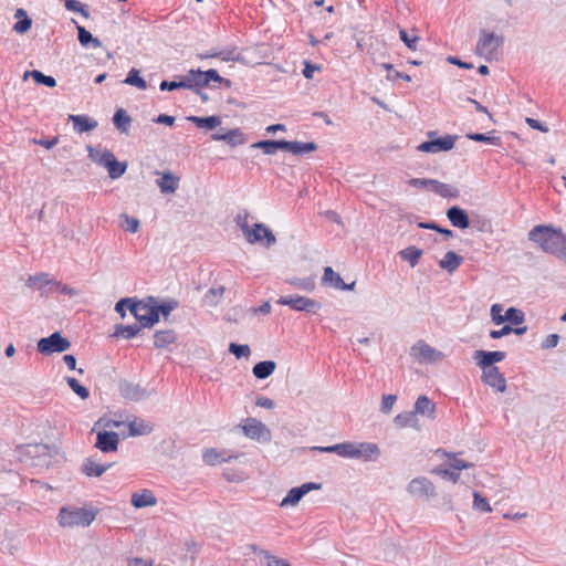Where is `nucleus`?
Returning <instances> with one entry per match:
<instances>
[{
  "instance_id": "473e14b6",
  "label": "nucleus",
  "mask_w": 566,
  "mask_h": 566,
  "mask_svg": "<svg viewBox=\"0 0 566 566\" xmlns=\"http://www.w3.org/2000/svg\"><path fill=\"white\" fill-rule=\"evenodd\" d=\"M88 157L102 167H107L114 159V154L104 149L103 151L95 150L93 147H88Z\"/></svg>"
},
{
  "instance_id": "7ed1b4c3",
  "label": "nucleus",
  "mask_w": 566,
  "mask_h": 566,
  "mask_svg": "<svg viewBox=\"0 0 566 566\" xmlns=\"http://www.w3.org/2000/svg\"><path fill=\"white\" fill-rule=\"evenodd\" d=\"M96 516L94 510L84 507H62L59 512L57 521L62 527H86Z\"/></svg>"
},
{
  "instance_id": "4be33fe9",
  "label": "nucleus",
  "mask_w": 566,
  "mask_h": 566,
  "mask_svg": "<svg viewBox=\"0 0 566 566\" xmlns=\"http://www.w3.org/2000/svg\"><path fill=\"white\" fill-rule=\"evenodd\" d=\"M211 137L213 140L226 142L232 147L243 145L247 142L244 134L239 128L230 129L224 134L216 133Z\"/></svg>"
},
{
  "instance_id": "603ef678",
  "label": "nucleus",
  "mask_w": 566,
  "mask_h": 566,
  "mask_svg": "<svg viewBox=\"0 0 566 566\" xmlns=\"http://www.w3.org/2000/svg\"><path fill=\"white\" fill-rule=\"evenodd\" d=\"M126 163H120L116 158L106 167L108 176L112 179H117L123 176L126 171Z\"/></svg>"
},
{
  "instance_id": "37998d69",
  "label": "nucleus",
  "mask_w": 566,
  "mask_h": 566,
  "mask_svg": "<svg viewBox=\"0 0 566 566\" xmlns=\"http://www.w3.org/2000/svg\"><path fill=\"white\" fill-rule=\"evenodd\" d=\"M130 122H132L130 116L127 115V113L123 108L117 109L113 116V123H114L115 127L119 132L125 133V134L128 133Z\"/></svg>"
},
{
  "instance_id": "79ce46f5",
  "label": "nucleus",
  "mask_w": 566,
  "mask_h": 566,
  "mask_svg": "<svg viewBox=\"0 0 566 566\" xmlns=\"http://www.w3.org/2000/svg\"><path fill=\"white\" fill-rule=\"evenodd\" d=\"M188 120L196 124L199 128L213 129L221 124V119L219 116H207V117H198L190 116Z\"/></svg>"
},
{
  "instance_id": "423d86ee",
  "label": "nucleus",
  "mask_w": 566,
  "mask_h": 566,
  "mask_svg": "<svg viewBox=\"0 0 566 566\" xmlns=\"http://www.w3.org/2000/svg\"><path fill=\"white\" fill-rule=\"evenodd\" d=\"M70 347V340L63 337L59 332L51 334L49 337L41 338L36 344L38 352L43 355L63 353L67 350Z\"/></svg>"
},
{
  "instance_id": "39448f33",
  "label": "nucleus",
  "mask_w": 566,
  "mask_h": 566,
  "mask_svg": "<svg viewBox=\"0 0 566 566\" xmlns=\"http://www.w3.org/2000/svg\"><path fill=\"white\" fill-rule=\"evenodd\" d=\"M410 355L419 363V364H434L444 358V354L442 352L437 350L424 340L416 342L410 348Z\"/></svg>"
},
{
  "instance_id": "6ab92c4d",
  "label": "nucleus",
  "mask_w": 566,
  "mask_h": 566,
  "mask_svg": "<svg viewBox=\"0 0 566 566\" xmlns=\"http://www.w3.org/2000/svg\"><path fill=\"white\" fill-rule=\"evenodd\" d=\"M447 218L451 224L459 229H467L470 226V219L467 211L458 206H452L447 210Z\"/></svg>"
},
{
  "instance_id": "3c124183",
  "label": "nucleus",
  "mask_w": 566,
  "mask_h": 566,
  "mask_svg": "<svg viewBox=\"0 0 566 566\" xmlns=\"http://www.w3.org/2000/svg\"><path fill=\"white\" fill-rule=\"evenodd\" d=\"M399 39L405 43V45L409 50H411V51L418 50V42L420 40L418 35L409 34V32L406 31L405 29H400L399 30Z\"/></svg>"
},
{
  "instance_id": "f03ea898",
  "label": "nucleus",
  "mask_w": 566,
  "mask_h": 566,
  "mask_svg": "<svg viewBox=\"0 0 566 566\" xmlns=\"http://www.w3.org/2000/svg\"><path fill=\"white\" fill-rule=\"evenodd\" d=\"M237 223L240 227L244 239L250 244L260 243L265 248H270L276 243L274 233L264 223H254V226L251 228L245 219L241 220L240 216L238 217Z\"/></svg>"
},
{
  "instance_id": "ddd939ff",
  "label": "nucleus",
  "mask_w": 566,
  "mask_h": 566,
  "mask_svg": "<svg viewBox=\"0 0 566 566\" xmlns=\"http://www.w3.org/2000/svg\"><path fill=\"white\" fill-rule=\"evenodd\" d=\"M119 392L123 398L130 401H140L149 396V392L140 385L127 380L119 382Z\"/></svg>"
},
{
  "instance_id": "4468645a",
  "label": "nucleus",
  "mask_w": 566,
  "mask_h": 566,
  "mask_svg": "<svg viewBox=\"0 0 566 566\" xmlns=\"http://www.w3.org/2000/svg\"><path fill=\"white\" fill-rule=\"evenodd\" d=\"M482 380L499 392L506 390V380L499 368H482Z\"/></svg>"
},
{
  "instance_id": "338daca9",
  "label": "nucleus",
  "mask_w": 566,
  "mask_h": 566,
  "mask_svg": "<svg viewBox=\"0 0 566 566\" xmlns=\"http://www.w3.org/2000/svg\"><path fill=\"white\" fill-rule=\"evenodd\" d=\"M503 306L501 304H493L491 306V317L494 324L501 325L504 323V315H502Z\"/></svg>"
},
{
  "instance_id": "864d4df0",
  "label": "nucleus",
  "mask_w": 566,
  "mask_h": 566,
  "mask_svg": "<svg viewBox=\"0 0 566 566\" xmlns=\"http://www.w3.org/2000/svg\"><path fill=\"white\" fill-rule=\"evenodd\" d=\"M202 74H203L202 76L207 81V86H209V83L211 81L224 84L226 87L231 86V81L228 78L221 77L214 69L202 71Z\"/></svg>"
},
{
  "instance_id": "de8ad7c7",
  "label": "nucleus",
  "mask_w": 566,
  "mask_h": 566,
  "mask_svg": "<svg viewBox=\"0 0 566 566\" xmlns=\"http://www.w3.org/2000/svg\"><path fill=\"white\" fill-rule=\"evenodd\" d=\"M524 321L525 314L516 307H509L504 314V322H510L513 325H521Z\"/></svg>"
},
{
  "instance_id": "2eb2a0df",
  "label": "nucleus",
  "mask_w": 566,
  "mask_h": 566,
  "mask_svg": "<svg viewBox=\"0 0 566 566\" xmlns=\"http://www.w3.org/2000/svg\"><path fill=\"white\" fill-rule=\"evenodd\" d=\"M312 450L324 453H335L342 458L355 459L356 442L347 441L328 447H313Z\"/></svg>"
},
{
  "instance_id": "bb28decb",
  "label": "nucleus",
  "mask_w": 566,
  "mask_h": 566,
  "mask_svg": "<svg viewBox=\"0 0 566 566\" xmlns=\"http://www.w3.org/2000/svg\"><path fill=\"white\" fill-rule=\"evenodd\" d=\"M394 423L399 429H402V428L418 429L419 428V420L417 418L416 412H413V411H405V412L398 413L394 418Z\"/></svg>"
},
{
  "instance_id": "69168bd1",
  "label": "nucleus",
  "mask_w": 566,
  "mask_h": 566,
  "mask_svg": "<svg viewBox=\"0 0 566 566\" xmlns=\"http://www.w3.org/2000/svg\"><path fill=\"white\" fill-rule=\"evenodd\" d=\"M261 554L268 560L266 566H291L289 562L271 555L268 551H261Z\"/></svg>"
},
{
  "instance_id": "13d9d810",
  "label": "nucleus",
  "mask_w": 566,
  "mask_h": 566,
  "mask_svg": "<svg viewBox=\"0 0 566 566\" xmlns=\"http://www.w3.org/2000/svg\"><path fill=\"white\" fill-rule=\"evenodd\" d=\"M473 506L475 510L489 513L492 511L489 501L479 492H473Z\"/></svg>"
},
{
  "instance_id": "0e129e2a",
  "label": "nucleus",
  "mask_w": 566,
  "mask_h": 566,
  "mask_svg": "<svg viewBox=\"0 0 566 566\" xmlns=\"http://www.w3.org/2000/svg\"><path fill=\"white\" fill-rule=\"evenodd\" d=\"M179 306L178 302L176 300H169L167 302H164L161 304H157V310L159 312V315H164L165 317L168 316L174 310H176Z\"/></svg>"
},
{
  "instance_id": "a211bd4d",
  "label": "nucleus",
  "mask_w": 566,
  "mask_h": 566,
  "mask_svg": "<svg viewBox=\"0 0 566 566\" xmlns=\"http://www.w3.org/2000/svg\"><path fill=\"white\" fill-rule=\"evenodd\" d=\"M323 283L340 291H353L355 287V282L346 284L340 275L329 266L324 269Z\"/></svg>"
},
{
  "instance_id": "9b49d317",
  "label": "nucleus",
  "mask_w": 566,
  "mask_h": 566,
  "mask_svg": "<svg viewBox=\"0 0 566 566\" xmlns=\"http://www.w3.org/2000/svg\"><path fill=\"white\" fill-rule=\"evenodd\" d=\"M505 357L506 353L501 350L486 352L480 349L473 354V359L481 368H497L494 364L504 360Z\"/></svg>"
},
{
  "instance_id": "c756f323",
  "label": "nucleus",
  "mask_w": 566,
  "mask_h": 566,
  "mask_svg": "<svg viewBox=\"0 0 566 566\" xmlns=\"http://www.w3.org/2000/svg\"><path fill=\"white\" fill-rule=\"evenodd\" d=\"M177 340V335L172 329L157 331L154 335V345L157 348H167Z\"/></svg>"
},
{
  "instance_id": "aec40b11",
  "label": "nucleus",
  "mask_w": 566,
  "mask_h": 566,
  "mask_svg": "<svg viewBox=\"0 0 566 566\" xmlns=\"http://www.w3.org/2000/svg\"><path fill=\"white\" fill-rule=\"evenodd\" d=\"M238 455L228 454L226 451H218L217 449H207L202 453V460L208 465H217L223 462H229L237 459Z\"/></svg>"
},
{
  "instance_id": "393cba45",
  "label": "nucleus",
  "mask_w": 566,
  "mask_h": 566,
  "mask_svg": "<svg viewBox=\"0 0 566 566\" xmlns=\"http://www.w3.org/2000/svg\"><path fill=\"white\" fill-rule=\"evenodd\" d=\"M130 502L134 507L143 509L156 505L157 499L151 491L143 490L139 493H134L132 495Z\"/></svg>"
},
{
  "instance_id": "412c9836",
  "label": "nucleus",
  "mask_w": 566,
  "mask_h": 566,
  "mask_svg": "<svg viewBox=\"0 0 566 566\" xmlns=\"http://www.w3.org/2000/svg\"><path fill=\"white\" fill-rule=\"evenodd\" d=\"M69 120L73 123L76 133H86L95 129L98 123L87 115H70Z\"/></svg>"
},
{
  "instance_id": "6e6d98bb",
  "label": "nucleus",
  "mask_w": 566,
  "mask_h": 566,
  "mask_svg": "<svg viewBox=\"0 0 566 566\" xmlns=\"http://www.w3.org/2000/svg\"><path fill=\"white\" fill-rule=\"evenodd\" d=\"M467 138L470 140L488 143L496 146L501 144L500 137L489 136L481 133H470L467 135Z\"/></svg>"
},
{
  "instance_id": "e433bc0d",
  "label": "nucleus",
  "mask_w": 566,
  "mask_h": 566,
  "mask_svg": "<svg viewBox=\"0 0 566 566\" xmlns=\"http://www.w3.org/2000/svg\"><path fill=\"white\" fill-rule=\"evenodd\" d=\"M431 191L443 198H457L459 196V190L455 187L440 182L436 179L432 182Z\"/></svg>"
},
{
  "instance_id": "6e6552de",
  "label": "nucleus",
  "mask_w": 566,
  "mask_h": 566,
  "mask_svg": "<svg viewBox=\"0 0 566 566\" xmlns=\"http://www.w3.org/2000/svg\"><path fill=\"white\" fill-rule=\"evenodd\" d=\"M241 429L245 437L258 442H269L271 440V432L268 427L255 418H248Z\"/></svg>"
},
{
  "instance_id": "49530a36",
  "label": "nucleus",
  "mask_w": 566,
  "mask_h": 566,
  "mask_svg": "<svg viewBox=\"0 0 566 566\" xmlns=\"http://www.w3.org/2000/svg\"><path fill=\"white\" fill-rule=\"evenodd\" d=\"M125 84L136 86L139 90H146L147 83L146 81L139 75V71L136 69H132L126 78L124 80Z\"/></svg>"
},
{
  "instance_id": "5701e85b",
  "label": "nucleus",
  "mask_w": 566,
  "mask_h": 566,
  "mask_svg": "<svg viewBox=\"0 0 566 566\" xmlns=\"http://www.w3.org/2000/svg\"><path fill=\"white\" fill-rule=\"evenodd\" d=\"M201 70H190L188 74L182 78V83L187 84L184 88L192 90L199 93V88L207 86V81L202 76Z\"/></svg>"
},
{
  "instance_id": "a19ab883",
  "label": "nucleus",
  "mask_w": 566,
  "mask_h": 566,
  "mask_svg": "<svg viewBox=\"0 0 566 566\" xmlns=\"http://www.w3.org/2000/svg\"><path fill=\"white\" fill-rule=\"evenodd\" d=\"M224 286L220 285L217 287H211L203 296L202 302L207 306H217L224 294Z\"/></svg>"
},
{
  "instance_id": "680f3d73",
  "label": "nucleus",
  "mask_w": 566,
  "mask_h": 566,
  "mask_svg": "<svg viewBox=\"0 0 566 566\" xmlns=\"http://www.w3.org/2000/svg\"><path fill=\"white\" fill-rule=\"evenodd\" d=\"M418 226L421 229L434 230L436 232L443 234L446 238L453 237V232L451 230L441 228L439 224L434 222H420Z\"/></svg>"
},
{
  "instance_id": "f257e3e1",
  "label": "nucleus",
  "mask_w": 566,
  "mask_h": 566,
  "mask_svg": "<svg viewBox=\"0 0 566 566\" xmlns=\"http://www.w3.org/2000/svg\"><path fill=\"white\" fill-rule=\"evenodd\" d=\"M528 240L537 243L541 249L566 262V237L560 229L549 226H535L528 232Z\"/></svg>"
},
{
  "instance_id": "2f4dec72",
  "label": "nucleus",
  "mask_w": 566,
  "mask_h": 566,
  "mask_svg": "<svg viewBox=\"0 0 566 566\" xmlns=\"http://www.w3.org/2000/svg\"><path fill=\"white\" fill-rule=\"evenodd\" d=\"M76 30H77V39L82 46H84V48L92 46L94 49L102 46V42L97 38H94L91 34V32H88L84 27L76 24Z\"/></svg>"
},
{
  "instance_id": "dca6fc26",
  "label": "nucleus",
  "mask_w": 566,
  "mask_h": 566,
  "mask_svg": "<svg viewBox=\"0 0 566 566\" xmlns=\"http://www.w3.org/2000/svg\"><path fill=\"white\" fill-rule=\"evenodd\" d=\"M119 436L114 431H101L97 433L95 447L102 452H114L118 448Z\"/></svg>"
},
{
  "instance_id": "c9c22d12",
  "label": "nucleus",
  "mask_w": 566,
  "mask_h": 566,
  "mask_svg": "<svg viewBox=\"0 0 566 566\" xmlns=\"http://www.w3.org/2000/svg\"><path fill=\"white\" fill-rule=\"evenodd\" d=\"M436 411L434 403L427 396H419L413 406V412L432 417Z\"/></svg>"
},
{
  "instance_id": "09e8293b",
  "label": "nucleus",
  "mask_w": 566,
  "mask_h": 566,
  "mask_svg": "<svg viewBox=\"0 0 566 566\" xmlns=\"http://www.w3.org/2000/svg\"><path fill=\"white\" fill-rule=\"evenodd\" d=\"M287 282L296 289L306 292H312L315 289V281L312 277H293Z\"/></svg>"
},
{
  "instance_id": "58836bf2",
  "label": "nucleus",
  "mask_w": 566,
  "mask_h": 566,
  "mask_svg": "<svg viewBox=\"0 0 566 566\" xmlns=\"http://www.w3.org/2000/svg\"><path fill=\"white\" fill-rule=\"evenodd\" d=\"M53 279L49 273L40 272L34 275H30L27 280L25 285L31 289H41L42 286L53 284Z\"/></svg>"
},
{
  "instance_id": "a18cd8bd",
  "label": "nucleus",
  "mask_w": 566,
  "mask_h": 566,
  "mask_svg": "<svg viewBox=\"0 0 566 566\" xmlns=\"http://www.w3.org/2000/svg\"><path fill=\"white\" fill-rule=\"evenodd\" d=\"M149 303H151L150 308L148 310V316L144 317V328H149L154 326L159 321V312L157 310V301L155 297H148Z\"/></svg>"
},
{
  "instance_id": "1a4fd4ad",
  "label": "nucleus",
  "mask_w": 566,
  "mask_h": 566,
  "mask_svg": "<svg viewBox=\"0 0 566 566\" xmlns=\"http://www.w3.org/2000/svg\"><path fill=\"white\" fill-rule=\"evenodd\" d=\"M322 489L321 483L316 482H306L300 486L292 488L285 497L281 502V506H295L303 499L304 495L310 493L311 491H317Z\"/></svg>"
},
{
  "instance_id": "9d476101",
  "label": "nucleus",
  "mask_w": 566,
  "mask_h": 566,
  "mask_svg": "<svg viewBox=\"0 0 566 566\" xmlns=\"http://www.w3.org/2000/svg\"><path fill=\"white\" fill-rule=\"evenodd\" d=\"M455 140L457 136L447 135L442 138L423 142L417 147V149L422 153L431 154L448 151L454 147Z\"/></svg>"
},
{
  "instance_id": "052dcab7",
  "label": "nucleus",
  "mask_w": 566,
  "mask_h": 566,
  "mask_svg": "<svg viewBox=\"0 0 566 566\" xmlns=\"http://www.w3.org/2000/svg\"><path fill=\"white\" fill-rule=\"evenodd\" d=\"M23 14L24 18L22 20H19L14 27L13 30L18 33H24L31 28V20L25 15V12L22 9H19L17 11V15Z\"/></svg>"
},
{
  "instance_id": "f3484780",
  "label": "nucleus",
  "mask_w": 566,
  "mask_h": 566,
  "mask_svg": "<svg viewBox=\"0 0 566 566\" xmlns=\"http://www.w3.org/2000/svg\"><path fill=\"white\" fill-rule=\"evenodd\" d=\"M380 454L378 444L374 442H356L355 459L365 462L376 461Z\"/></svg>"
},
{
  "instance_id": "7c9ffc66",
  "label": "nucleus",
  "mask_w": 566,
  "mask_h": 566,
  "mask_svg": "<svg viewBox=\"0 0 566 566\" xmlns=\"http://www.w3.org/2000/svg\"><path fill=\"white\" fill-rule=\"evenodd\" d=\"M275 368H276L275 361L263 360L253 366L252 373L255 378L265 379L274 373Z\"/></svg>"
},
{
  "instance_id": "4d7b16f0",
  "label": "nucleus",
  "mask_w": 566,
  "mask_h": 566,
  "mask_svg": "<svg viewBox=\"0 0 566 566\" xmlns=\"http://www.w3.org/2000/svg\"><path fill=\"white\" fill-rule=\"evenodd\" d=\"M122 220L124 221L123 222V228L130 232V233H136L139 229V226H140V222L138 219L134 218V217H129L128 214L126 213H123L120 216Z\"/></svg>"
},
{
  "instance_id": "4c0bfd02",
  "label": "nucleus",
  "mask_w": 566,
  "mask_h": 566,
  "mask_svg": "<svg viewBox=\"0 0 566 566\" xmlns=\"http://www.w3.org/2000/svg\"><path fill=\"white\" fill-rule=\"evenodd\" d=\"M398 254L403 261H407L411 268H415L422 255V250L417 247L410 245L399 251Z\"/></svg>"
},
{
  "instance_id": "c03bdc74",
  "label": "nucleus",
  "mask_w": 566,
  "mask_h": 566,
  "mask_svg": "<svg viewBox=\"0 0 566 566\" xmlns=\"http://www.w3.org/2000/svg\"><path fill=\"white\" fill-rule=\"evenodd\" d=\"M143 327L139 324L134 325H117L115 327L114 335L116 337H123L125 339H130L135 337Z\"/></svg>"
},
{
  "instance_id": "5fc2aeb1",
  "label": "nucleus",
  "mask_w": 566,
  "mask_h": 566,
  "mask_svg": "<svg viewBox=\"0 0 566 566\" xmlns=\"http://www.w3.org/2000/svg\"><path fill=\"white\" fill-rule=\"evenodd\" d=\"M66 381L70 388L81 398L87 399L90 397V391L86 387L82 386L77 379L73 377H66Z\"/></svg>"
},
{
  "instance_id": "ea45409f",
  "label": "nucleus",
  "mask_w": 566,
  "mask_h": 566,
  "mask_svg": "<svg viewBox=\"0 0 566 566\" xmlns=\"http://www.w3.org/2000/svg\"><path fill=\"white\" fill-rule=\"evenodd\" d=\"M286 140H261L252 145L253 148H260L266 155H273L277 149H284Z\"/></svg>"
},
{
  "instance_id": "a878e982",
  "label": "nucleus",
  "mask_w": 566,
  "mask_h": 566,
  "mask_svg": "<svg viewBox=\"0 0 566 566\" xmlns=\"http://www.w3.org/2000/svg\"><path fill=\"white\" fill-rule=\"evenodd\" d=\"M111 464L98 463L93 458H87L82 464V472L87 476H101L109 469Z\"/></svg>"
},
{
  "instance_id": "8fccbe9b",
  "label": "nucleus",
  "mask_w": 566,
  "mask_h": 566,
  "mask_svg": "<svg viewBox=\"0 0 566 566\" xmlns=\"http://www.w3.org/2000/svg\"><path fill=\"white\" fill-rule=\"evenodd\" d=\"M28 75L29 73H25V76ZM30 75L36 84L45 85L48 87H54L56 85V81L53 76L45 75L41 71L33 70L30 72Z\"/></svg>"
},
{
  "instance_id": "f8f14e48",
  "label": "nucleus",
  "mask_w": 566,
  "mask_h": 566,
  "mask_svg": "<svg viewBox=\"0 0 566 566\" xmlns=\"http://www.w3.org/2000/svg\"><path fill=\"white\" fill-rule=\"evenodd\" d=\"M408 492L417 497L429 499L434 495V486L432 482L424 476L415 478L408 484Z\"/></svg>"
},
{
  "instance_id": "c85d7f7f",
  "label": "nucleus",
  "mask_w": 566,
  "mask_h": 566,
  "mask_svg": "<svg viewBox=\"0 0 566 566\" xmlns=\"http://www.w3.org/2000/svg\"><path fill=\"white\" fill-rule=\"evenodd\" d=\"M463 262V258L453 251H448L440 260L439 266L449 273H453Z\"/></svg>"
},
{
  "instance_id": "b1692460",
  "label": "nucleus",
  "mask_w": 566,
  "mask_h": 566,
  "mask_svg": "<svg viewBox=\"0 0 566 566\" xmlns=\"http://www.w3.org/2000/svg\"><path fill=\"white\" fill-rule=\"evenodd\" d=\"M156 182L163 193H174L179 187V178L170 171L163 172Z\"/></svg>"
},
{
  "instance_id": "f704fd0d",
  "label": "nucleus",
  "mask_w": 566,
  "mask_h": 566,
  "mask_svg": "<svg viewBox=\"0 0 566 566\" xmlns=\"http://www.w3.org/2000/svg\"><path fill=\"white\" fill-rule=\"evenodd\" d=\"M317 149V145L313 142L311 143H302V142H289L286 140V145L284 150H287L294 155H303Z\"/></svg>"
},
{
  "instance_id": "0eeeda50",
  "label": "nucleus",
  "mask_w": 566,
  "mask_h": 566,
  "mask_svg": "<svg viewBox=\"0 0 566 566\" xmlns=\"http://www.w3.org/2000/svg\"><path fill=\"white\" fill-rule=\"evenodd\" d=\"M280 305H285L297 312H305L308 314H315L321 310L322 305L314 298L305 296H281L277 300Z\"/></svg>"
},
{
  "instance_id": "72a5a7b5",
  "label": "nucleus",
  "mask_w": 566,
  "mask_h": 566,
  "mask_svg": "<svg viewBox=\"0 0 566 566\" xmlns=\"http://www.w3.org/2000/svg\"><path fill=\"white\" fill-rule=\"evenodd\" d=\"M151 303H149L148 298L145 301H136L135 304L130 305V313L136 318L138 324L144 328V317L148 316V310L150 308Z\"/></svg>"
},
{
  "instance_id": "bf43d9fd",
  "label": "nucleus",
  "mask_w": 566,
  "mask_h": 566,
  "mask_svg": "<svg viewBox=\"0 0 566 566\" xmlns=\"http://www.w3.org/2000/svg\"><path fill=\"white\" fill-rule=\"evenodd\" d=\"M229 352L233 354L237 358L249 357V355L251 354L249 345H241L235 343L230 344Z\"/></svg>"
},
{
  "instance_id": "e2e57ef3",
  "label": "nucleus",
  "mask_w": 566,
  "mask_h": 566,
  "mask_svg": "<svg viewBox=\"0 0 566 566\" xmlns=\"http://www.w3.org/2000/svg\"><path fill=\"white\" fill-rule=\"evenodd\" d=\"M135 303H136L135 298H130V297L120 298L115 305V311L120 315L122 318H124L126 316L125 308H128L130 311V305L135 304Z\"/></svg>"
},
{
  "instance_id": "774afa93",
  "label": "nucleus",
  "mask_w": 566,
  "mask_h": 566,
  "mask_svg": "<svg viewBox=\"0 0 566 566\" xmlns=\"http://www.w3.org/2000/svg\"><path fill=\"white\" fill-rule=\"evenodd\" d=\"M434 179H427V178H412L408 181V184L411 187L419 188V189H430L432 188V182Z\"/></svg>"
},
{
  "instance_id": "20e7f679",
  "label": "nucleus",
  "mask_w": 566,
  "mask_h": 566,
  "mask_svg": "<svg viewBox=\"0 0 566 566\" xmlns=\"http://www.w3.org/2000/svg\"><path fill=\"white\" fill-rule=\"evenodd\" d=\"M503 36L482 30L480 33V39L476 43V54L488 61H491L496 56L497 50L503 44Z\"/></svg>"
},
{
  "instance_id": "cd10ccee",
  "label": "nucleus",
  "mask_w": 566,
  "mask_h": 566,
  "mask_svg": "<svg viewBox=\"0 0 566 566\" xmlns=\"http://www.w3.org/2000/svg\"><path fill=\"white\" fill-rule=\"evenodd\" d=\"M153 426L143 419L134 418L128 422V434L130 437L147 436L151 433Z\"/></svg>"
}]
</instances>
